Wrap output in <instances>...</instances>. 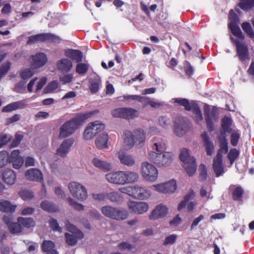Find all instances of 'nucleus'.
I'll use <instances>...</instances> for the list:
<instances>
[{
    "label": "nucleus",
    "mask_w": 254,
    "mask_h": 254,
    "mask_svg": "<svg viewBox=\"0 0 254 254\" xmlns=\"http://www.w3.org/2000/svg\"><path fill=\"white\" fill-rule=\"evenodd\" d=\"M46 33H41L29 37L27 44L31 45L37 42H46Z\"/></svg>",
    "instance_id": "40"
},
{
    "label": "nucleus",
    "mask_w": 254,
    "mask_h": 254,
    "mask_svg": "<svg viewBox=\"0 0 254 254\" xmlns=\"http://www.w3.org/2000/svg\"><path fill=\"white\" fill-rule=\"evenodd\" d=\"M49 225L53 231H58L60 233L62 232V228L59 226L56 219L52 218L49 221Z\"/></svg>",
    "instance_id": "58"
},
{
    "label": "nucleus",
    "mask_w": 254,
    "mask_h": 254,
    "mask_svg": "<svg viewBox=\"0 0 254 254\" xmlns=\"http://www.w3.org/2000/svg\"><path fill=\"white\" fill-rule=\"evenodd\" d=\"M222 157L219 155H216L213 160V168L217 177L221 175L224 172Z\"/></svg>",
    "instance_id": "26"
},
{
    "label": "nucleus",
    "mask_w": 254,
    "mask_h": 254,
    "mask_svg": "<svg viewBox=\"0 0 254 254\" xmlns=\"http://www.w3.org/2000/svg\"><path fill=\"white\" fill-rule=\"evenodd\" d=\"M141 173L144 179L148 181L154 182L158 177V170L152 164L144 162L141 164Z\"/></svg>",
    "instance_id": "9"
},
{
    "label": "nucleus",
    "mask_w": 254,
    "mask_h": 254,
    "mask_svg": "<svg viewBox=\"0 0 254 254\" xmlns=\"http://www.w3.org/2000/svg\"><path fill=\"white\" fill-rule=\"evenodd\" d=\"M68 188L72 196L80 201H83L88 197L86 188L81 184L73 182L70 183Z\"/></svg>",
    "instance_id": "8"
},
{
    "label": "nucleus",
    "mask_w": 254,
    "mask_h": 254,
    "mask_svg": "<svg viewBox=\"0 0 254 254\" xmlns=\"http://www.w3.org/2000/svg\"><path fill=\"white\" fill-rule=\"evenodd\" d=\"M57 66L62 72H67L72 68V63L70 60L63 59L57 62Z\"/></svg>",
    "instance_id": "30"
},
{
    "label": "nucleus",
    "mask_w": 254,
    "mask_h": 254,
    "mask_svg": "<svg viewBox=\"0 0 254 254\" xmlns=\"http://www.w3.org/2000/svg\"><path fill=\"white\" fill-rule=\"evenodd\" d=\"M155 190L158 192L170 193L175 191L177 189L176 182L173 180L165 183L154 185Z\"/></svg>",
    "instance_id": "13"
},
{
    "label": "nucleus",
    "mask_w": 254,
    "mask_h": 254,
    "mask_svg": "<svg viewBox=\"0 0 254 254\" xmlns=\"http://www.w3.org/2000/svg\"><path fill=\"white\" fill-rule=\"evenodd\" d=\"M118 248L122 251L125 250H132L135 248V245L131 244L127 242H123L118 245Z\"/></svg>",
    "instance_id": "59"
},
{
    "label": "nucleus",
    "mask_w": 254,
    "mask_h": 254,
    "mask_svg": "<svg viewBox=\"0 0 254 254\" xmlns=\"http://www.w3.org/2000/svg\"><path fill=\"white\" fill-rule=\"evenodd\" d=\"M112 115L114 117L129 120L137 117L138 112L131 108H119L112 111Z\"/></svg>",
    "instance_id": "11"
},
{
    "label": "nucleus",
    "mask_w": 254,
    "mask_h": 254,
    "mask_svg": "<svg viewBox=\"0 0 254 254\" xmlns=\"http://www.w3.org/2000/svg\"><path fill=\"white\" fill-rule=\"evenodd\" d=\"M239 7L244 11H247L254 7V0H239Z\"/></svg>",
    "instance_id": "42"
},
{
    "label": "nucleus",
    "mask_w": 254,
    "mask_h": 254,
    "mask_svg": "<svg viewBox=\"0 0 254 254\" xmlns=\"http://www.w3.org/2000/svg\"><path fill=\"white\" fill-rule=\"evenodd\" d=\"M94 136V133L92 132L90 126L88 125L83 133L84 138L86 140H89L92 139Z\"/></svg>",
    "instance_id": "62"
},
{
    "label": "nucleus",
    "mask_w": 254,
    "mask_h": 254,
    "mask_svg": "<svg viewBox=\"0 0 254 254\" xmlns=\"http://www.w3.org/2000/svg\"><path fill=\"white\" fill-rule=\"evenodd\" d=\"M19 195L22 199L26 200L32 198L34 195L32 191L28 190H22L19 192Z\"/></svg>",
    "instance_id": "57"
},
{
    "label": "nucleus",
    "mask_w": 254,
    "mask_h": 254,
    "mask_svg": "<svg viewBox=\"0 0 254 254\" xmlns=\"http://www.w3.org/2000/svg\"><path fill=\"white\" fill-rule=\"evenodd\" d=\"M227 135L221 134L218 137V139L219 142L220 148L218 150L217 155H219L221 156H223L222 154H226L228 152V141L226 138Z\"/></svg>",
    "instance_id": "25"
},
{
    "label": "nucleus",
    "mask_w": 254,
    "mask_h": 254,
    "mask_svg": "<svg viewBox=\"0 0 254 254\" xmlns=\"http://www.w3.org/2000/svg\"><path fill=\"white\" fill-rule=\"evenodd\" d=\"M132 193L131 196L139 199H145L150 196V190H146L138 185L132 187Z\"/></svg>",
    "instance_id": "15"
},
{
    "label": "nucleus",
    "mask_w": 254,
    "mask_h": 254,
    "mask_svg": "<svg viewBox=\"0 0 254 254\" xmlns=\"http://www.w3.org/2000/svg\"><path fill=\"white\" fill-rule=\"evenodd\" d=\"M240 138V134L237 131L234 130L230 136V142L232 146H236L237 145Z\"/></svg>",
    "instance_id": "55"
},
{
    "label": "nucleus",
    "mask_w": 254,
    "mask_h": 254,
    "mask_svg": "<svg viewBox=\"0 0 254 254\" xmlns=\"http://www.w3.org/2000/svg\"><path fill=\"white\" fill-rule=\"evenodd\" d=\"M55 247V243L52 241H44L42 245V250L44 252L54 250Z\"/></svg>",
    "instance_id": "52"
},
{
    "label": "nucleus",
    "mask_w": 254,
    "mask_h": 254,
    "mask_svg": "<svg viewBox=\"0 0 254 254\" xmlns=\"http://www.w3.org/2000/svg\"><path fill=\"white\" fill-rule=\"evenodd\" d=\"M231 40L235 43L236 47L237 56L240 61L242 62L249 60V52L247 45L244 43H241L239 40H234L233 37H231Z\"/></svg>",
    "instance_id": "12"
},
{
    "label": "nucleus",
    "mask_w": 254,
    "mask_h": 254,
    "mask_svg": "<svg viewBox=\"0 0 254 254\" xmlns=\"http://www.w3.org/2000/svg\"><path fill=\"white\" fill-rule=\"evenodd\" d=\"M127 206L130 211L137 214H142L148 209V205L144 202L130 201L127 203Z\"/></svg>",
    "instance_id": "14"
},
{
    "label": "nucleus",
    "mask_w": 254,
    "mask_h": 254,
    "mask_svg": "<svg viewBox=\"0 0 254 254\" xmlns=\"http://www.w3.org/2000/svg\"><path fill=\"white\" fill-rule=\"evenodd\" d=\"M23 138V135L22 134H15V138L11 144V147L13 148L17 146L22 140Z\"/></svg>",
    "instance_id": "64"
},
{
    "label": "nucleus",
    "mask_w": 254,
    "mask_h": 254,
    "mask_svg": "<svg viewBox=\"0 0 254 254\" xmlns=\"http://www.w3.org/2000/svg\"><path fill=\"white\" fill-rule=\"evenodd\" d=\"M123 184H131L137 181L139 178L138 174L132 171H123Z\"/></svg>",
    "instance_id": "29"
},
{
    "label": "nucleus",
    "mask_w": 254,
    "mask_h": 254,
    "mask_svg": "<svg viewBox=\"0 0 254 254\" xmlns=\"http://www.w3.org/2000/svg\"><path fill=\"white\" fill-rule=\"evenodd\" d=\"M180 159L184 163L183 167L185 169L188 175L191 177L194 175L196 170L197 165L194 157L190 156L189 150L187 148H183L180 154Z\"/></svg>",
    "instance_id": "4"
},
{
    "label": "nucleus",
    "mask_w": 254,
    "mask_h": 254,
    "mask_svg": "<svg viewBox=\"0 0 254 254\" xmlns=\"http://www.w3.org/2000/svg\"><path fill=\"white\" fill-rule=\"evenodd\" d=\"M3 181L7 184L13 185L16 180V174L11 169L5 170L2 174Z\"/></svg>",
    "instance_id": "36"
},
{
    "label": "nucleus",
    "mask_w": 254,
    "mask_h": 254,
    "mask_svg": "<svg viewBox=\"0 0 254 254\" xmlns=\"http://www.w3.org/2000/svg\"><path fill=\"white\" fill-rule=\"evenodd\" d=\"M229 19L230 21L228 23V27L231 33L234 36L243 41L245 39V36L238 26L240 19L233 9H231L229 11Z\"/></svg>",
    "instance_id": "7"
},
{
    "label": "nucleus",
    "mask_w": 254,
    "mask_h": 254,
    "mask_svg": "<svg viewBox=\"0 0 254 254\" xmlns=\"http://www.w3.org/2000/svg\"><path fill=\"white\" fill-rule=\"evenodd\" d=\"M19 150H14L10 154L9 163H12V166L14 169H19L23 164V159L19 155Z\"/></svg>",
    "instance_id": "18"
},
{
    "label": "nucleus",
    "mask_w": 254,
    "mask_h": 254,
    "mask_svg": "<svg viewBox=\"0 0 254 254\" xmlns=\"http://www.w3.org/2000/svg\"><path fill=\"white\" fill-rule=\"evenodd\" d=\"M101 79L100 77L96 75L89 80V90L92 94L96 93L100 89L101 85Z\"/></svg>",
    "instance_id": "31"
},
{
    "label": "nucleus",
    "mask_w": 254,
    "mask_h": 254,
    "mask_svg": "<svg viewBox=\"0 0 254 254\" xmlns=\"http://www.w3.org/2000/svg\"><path fill=\"white\" fill-rule=\"evenodd\" d=\"M16 207V205H12L8 201L3 200L0 202V211L12 213L15 210Z\"/></svg>",
    "instance_id": "39"
},
{
    "label": "nucleus",
    "mask_w": 254,
    "mask_h": 254,
    "mask_svg": "<svg viewBox=\"0 0 254 254\" xmlns=\"http://www.w3.org/2000/svg\"><path fill=\"white\" fill-rule=\"evenodd\" d=\"M145 139V134L144 131L141 128L135 129L134 131V135L129 130H126L124 133V143L127 149H130L133 146L134 139H135L136 142H138L137 146L139 148L142 147Z\"/></svg>",
    "instance_id": "3"
},
{
    "label": "nucleus",
    "mask_w": 254,
    "mask_h": 254,
    "mask_svg": "<svg viewBox=\"0 0 254 254\" xmlns=\"http://www.w3.org/2000/svg\"><path fill=\"white\" fill-rule=\"evenodd\" d=\"M92 163L93 165L99 169L108 171L112 169V165L111 163L106 161L101 160L97 158H94L92 160Z\"/></svg>",
    "instance_id": "34"
},
{
    "label": "nucleus",
    "mask_w": 254,
    "mask_h": 254,
    "mask_svg": "<svg viewBox=\"0 0 254 254\" xmlns=\"http://www.w3.org/2000/svg\"><path fill=\"white\" fill-rule=\"evenodd\" d=\"M191 127V124L187 118L180 117L175 121L174 132L178 136H183Z\"/></svg>",
    "instance_id": "10"
},
{
    "label": "nucleus",
    "mask_w": 254,
    "mask_h": 254,
    "mask_svg": "<svg viewBox=\"0 0 254 254\" xmlns=\"http://www.w3.org/2000/svg\"><path fill=\"white\" fill-rule=\"evenodd\" d=\"M88 126H90L92 132L94 133V136L102 131L105 128V125L99 121L90 123Z\"/></svg>",
    "instance_id": "43"
},
{
    "label": "nucleus",
    "mask_w": 254,
    "mask_h": 254,
    "mask_svg": "<svg viewBox=\"0 0 254 254\" xmlns=\"http://www.w3.org/2000/svg\"><path fill=\"white\" fill-rule=\"evenodd\" d=\"M108 134L103 132L100 134L95 140V145L99 149L108 147Z\"/></svg>",
    "instance_id": "32"
},
{
    "label": "nucleus",
    "mask_w": 254,
    "mask_h": 254,
    "mask_svg": "<svg viewBox=\"0 0 254 254\" xmlns=\"http://www.w3.org/2000/svg\"><path fill=\"white\" fill-rule=\"evenodd\" d=\"M193 194V191H191V192H190L189 193H188L187 194H186L185 196L184 199L182 200L178 205V208H177L178 211H180L182 210L183 208H185V207L186 206L187 203L190 200V198Z\"/></svg>",
    "instance_id": "50"
},
{
    "label": "nucleus",
    "mask_w": 254,
    "mask_h": 254,
    "mask_svg": "<svg viewBox=\"0 0 254 254\" xmlns=\"http://www.w3.org/2000/svg\"><path fill=\"white\" fill-rule=\"evenodd\" d=\"M65 56L76 63L82 61L83 53L78 50L67 49L65 51Z\"/></svg>",
    "instance_id": "27"
},
{
    "label": "nucleus",
    "mask_w": 254,
    "mask_h": 254,
    "mask_svg": "<svg viewBox=\"0 0 254 254\" xmlns=\"http://www.w3.org/2000/svg\"><path fill=\"white\" fill-rule=\"evenodd\" d=\"M17 222L21 224L22 227L30 228L35 225V222L32 218H25L22 217H18L17 218Z\"/></svg>",
    "instance_id": "38"
},
{
    "label": "nucleus",
    "mask_w": 254,
    "mask_h": 254,
    "mask_svg": "<svg viewBox=\"0 0 254 254\" xmlns=\"http://www.w3.org/2000/svg\"><path fill=\"white\" fill-rule=\"evenodd\" d=\"M67 202L75 210L80 211L83 210L84 209V206L80 203H77L74 201L72 198L69 197L67 199Z\"/></svg>",
    "instance_id": "51"
},
{
    "label": "nucleus",
    "mask_w": 254,
    "mask_h": 254,
    "mask_svg": "<svg viewBox=\"0 0 254 254\" xmlns=\"http://www.w3.org/2000/svg\"><path fill=\"white\" fill-rule=\"evenodd\" d=\"M175 103L184 107L187 111H192L195 116V119L198 123L203 119L201 111L198 105L194 101H191L190 102L186 98H177L173 99Z\"/></svg>",
    "instance_id": "5"
},
{
    "label": "nucleus",
    "mask_w": 254,
    "mask_h": 254,
    "mask_svg": "<svg viewBox=\"0 0 254 254\" xmlns=\"http://www.w3.org/2000/svg\"><path fill=\"white\" fill-rule=\"evenodd\" d=\"M168 213L167 207L163 205L160 204L157 206L152 211L149 216L150 219H157L165 217Z\"/></svg>",
    "instance_id": "19"
},
{
    "label": "nucleus",
    "mask_w": 254,
    "mask_h": 254,
    "mask_svg": "<svg viewBox=\"0 0 254 254\" xmlns=\"http://www.w3.org/2000/svg\"><path fill=\"white\" fill-rule=\"evenodd\" d=\"M113 203H120L123 201V197L121 194L118 192L113 191L107 193V199Z\"/></svg>",
    "instance_id": "41"
},
{
    "label": "nucleus",
    "mask_w": 254,
    "mask_h": 254,
    "mask_svg": "<svg viewBox=\"0 0 254 254\" xmlns=\"http://www.w3.org/2000/svg\"><path fill=\"white\" fill-rule=\"evenodd\" d=\"M73 142L74 139L72 138L65 139L57 149V154L62 157L65 156L69 152Z\"/></svg>",
    "instance_id": "20"
},
{
    "label": "nucleus",
    "mask_w": 254,
    "mask_h": 254,
    "mask_svg": "<svg viewBox=\"0 0 254 254\" xmlns=\"http://www.w3.org/2000/svg\"><path fill=\"white\" fill-rule=\"evenodd\" d=\"M219 114V109L217 107L213 106L211 109L207 104L204 106V116L209 132L214 130L215 126L213 121L216 122L218 120Z\"/></svg>",
    "instance_id": "6"
},
{
    "label": "nucleus",
    "mask_w": 254,
    "mask_h": 254,
    "mask_svg": "<svg viewBox=\"0 0 254 254\" xmlns=\"http://www.w3.org/2000/svg\"><path fill=\"white\" fill-rule=\"evenodd\" d=\"M184 71L186 74L190 77L193 73L194 69L190 62L187 61L185 62Z\"/></svg>",
    "instance_id": "60"
},
{
    "label": "nucleus",
    "mask_w": 254,
    "mask_h": 254,
    "mask_svg": "<svg viewBox=\"0 0 254 254\" xmlns=\"http://www.w3.org/2000/svg\"><path fill=\"white\" fill-rule=\"evenodd\" d=\"M31 64L35 68H39L44 65L48 61L47 56L43 53H39L32 56Z\"/></svg>",
    "instance_id": "17"
},
{
    "label": "nucleus",
    "mask_w": 254,
    "mask_h": 254,
    "mask_svg": "<svg viewBox=\"0 0 254 254\" xmlns=\"http://www.w3.org/2000/svg\"><path fill=\"white\" fill-rule=\"evenodd\" d=\"M119 158L121 163L125 165L132 166L135 164V160L132 156L125 152H119Z\"/></svg>",
    "instance_id": "37"
},
{
    "label": "nucleus",
    "mask_w": 254,
    "mask_h": 254,
    "mask_svg": "<svg viewBox=\"0 0 254 254\" xmlns=\"http://www.w3.org/2000/svg\"><path fill=\"white\" fill-rule=\"evenodd\" d=\"M233 120L230 117L225 116L221 119V132L220 134L227 135V133H230L232 130V125Z\"/></svg>",
    "instance_id": "21"
},
{
    "label": "nucleus",
    "mask_w": 254,
    "mask_h": 254,
    "mask_svg": "<svg viewBox=\"0 0 254 254\" xmlns=\"http://www.w3.org/2000/svg\"><path fill=\"white\" fill-rule=\"evenodd\" d=\"M112 219L120 221L126 219L128 216V213L126 209L115 207Z\"/></svg>",
    "instance_id": "33"
},
{
    "label": "nucleus",
    "mask_w": 254,
    "mask_h": 254,
    "mask_svg": "<svg viewBox=\"0 0 254 254\" xmlns=\"http://www.w3.org/2000/svg\"><path fill=\"white\" fill-rule=\"evenodd\" d=\"M34 74L33 71L30 68H26L21 72L20 76L23 79H27L31 78Z\"/></svg>",
    "instance_id": "61"
},
{
    "label": "nucleus",
    "mask_w": 254,
    "mask_h": 254,
    "mask_svg": "<svg viewBox=\"0 0 254 254\" xmlns=\"http://www.w3.org/2000/svg\"><path fill=\"white\" fill-rule=\"evenodd\" d=\"M98 112V110L78 114L75 118L64 123L60 128L59 137L65 138L73 134L85 120Z\"/></svg>",
    "instance_id": "2"
},
{
    "label": "nucleus",
    "mask_w": 254,
    "mask_h": 254,
    "mask_svg": "<svg viewBox=\"0 0 254 254\" xmlns=\"http://www.w3.org/2000/svg\"><path fill=\"white\" fill-rule=\"evenodd\" d=\"M41 208L49 213H54L59 211V207L53 202L48 200H44L41 202Z\"/></svg>",
    "instance_id": "35"
},
{
    "label": "nucleus",
    "mask_w": 254,
    "mask_h": 254,
    "mask_svg": "<svg viewBox=\"0 0 254 254\" xmlns=\"http://www.w3.org/2000/svg\"><path fill=\"white\" fill-rule=\"evenodd\" d=\"M10 156L7 151H0V168L5 167L7 163H9Z\"/></svg>",
    "instance_id": "45"
},
{
    "label": "nucleus",
    "mask_w": 254,
    "mask_h": 254,
    "mask_svg": "<svg viewBox=\"0 0 254 254\" xmlns=\"http://www.w3.org/2000/svg\"><path fill=\"white\" fill-rule=\"evenodd\" d=\"M60 81L63 84L71 82L73 79V76L71 74H67L61 76L59 78Z\"/></svg>",
    "instance_id": "63"
},
{
    "label": "nucleus",
    "mask_w": 254,
    "mask_h": 254,
    "mask_svg": "<svg viewBox=\"0 0 254 254\" xmlns=\"http://www.w3.org/2000/svg\"><path fill=\"white\" fill-rule=\"evenodd\" d=\"M241 27L247 35L251 39H254V31L251 24L248 22H244L241 24Z\"/></svg>",
    "instance_id": "44"
},
{
    "label": "nucleus",
    "mask_w": 254,
    "mask_h": 254,
    "mask_svg": "<svg viewBox=\"0 0 254 254\" xmlns=\"http://www.w3.org/2000/svg\"><path fill=\"white\" fill-rule=\"evenodd\" d=\"M201 136L203 141L204 146L205 147L206 152L207 155L210 156L214 149L212 142L210 140L206 131H203Z\"/></svg>",
    "instance_id": "28"
},
{
    "label": "nucleus",
    "mask_w": 254,
    "mask_h": 254,
    "mask_svg": "<svg viewBox=\"0 0 254 254\" xmlns=\"http://www.w3.org/2000/svg\"><path fill=\"white\" fill-rule=\"evenodd\" d=\"M88 69L89 66L87 64L80 62L76 65V72L79 74L84 75L87 73Z\"/></svg>",
    "instance_id": "48"
},
{
    "label": "nucleus",
    "mask_w": 254,
    "mask_h": 254,
    "mask_svg": "<svg viewBox=\"0 0 254 254\" xmlns=\"http://www.w3.org/2000/svg\"><path fill=\"white\" fill-rule=\"evenodd\" d=\"M199 179L201 181H204L207 177V173L205 165L201 164L199 167Z\"/></svg>",
    "instance_id": "54"
},
{
    "label": "nucleus",
    "mask_w": 254,
    "mask_h": 254,
    "mask_svg": "<svg viewBox=\"0 0 254 254\" xmlns=\"http://www.w3.org/2000/svg\"><path fill=\"white\" fill-rule=\"evenodd\" d=\"M26 106L24 100L12 102L2 108L1 111L4 113L11 112L17 109H23Z\"/></svg>",
    "instance_id": "22"
},
{
    "label": "nucleus",
    "mask_w": 254,
    "mask_h": 254,
    "mask_svg": "<svg viewBox=\"0 0 254 254\" xmlns=\"http://www.w3.org/2000/svg\"><path fill=\"white\" fill-rule=\"evenodd\" d=\"M25 177L31 181H43V175L41 171L36 168H32L27 170L25 172Z\"/></svg>",
    "instance_id": "24"
},
{
    "label": "nucleus",
    "mask_w": 254,
    "mask_h": 254,
    "mask_svg": "<svg viewBox=\"0 0 254 254\" xmlns=\"http://www.w3.org/2000/svg\"><path fill=\"white\" fill-rule=\"evenodd\" d=\"M9 232L13 234H19L22 232L23 229L21 224L17 222H12L8 226Z\"/></svg>",
    "instance_id": "46"
},
{
    "label": "nucleus",
    "mask_w": 254,
    "mask_h": 254,
    "mask_svg": "<svg viewBox=\"0 0 254 254\" xmlns=\"http://www.w3.org/2000/svg\"><path fill=\"white\" fill-rule=\"evenodd\" d=\"M239 154L240 151L236 148H232L230 150L228 154L227 157L231 165L234 163L235 160L239 157Z\"/></svg>",
    "instance_id": "49"
},
{
    "label": "nucleus",
    "mask_w": 254,
    "mask_h": 254,
    "mask_svg": "<svg viewBox=\"0 0 254 254\" xmlns=\"http://www.w3.org/2000/svg\"><path fill=\"white\" fill-rule=\"evenodd\" d=\"M46 41L55 44H59L61 41V39L56 35L50 33H46Z\"/></svg>",
    "instance_id": "53"
},
{
    "label": "nucleus",
    "mask_w": 254,
    "mask_h": 254,
    "mask_svg": "<svg viewBox=\"0 0 254 254\" xmlns=\"http://www.w3.org/2000/svg\"><path fill=\"white\" fill-rule=\"evenodd\" d=\"M115 208V207L110 205H105L102 207L101 211L105 216L112 219Z\"/></svg>",
    "instance_id": "47"
},
{
    "label": "nucleus",
    "mask_w": 254,
    "mask_h": 254,
    "mask_svg": "<svg viewBox=\"0 0 254 254\" xmlns=\"http://www.w3.org/2000/svg\"><path fill=\"white\" fill-rule=\"evenodd\" d=\"M153 148L158 153L150 151L149 159L158 167H166L171 164L173 160V154L170 152H164L166 145L164 142H154Z\"/></svg>",
    "instance_id": "1"
},
{
    "label": "nucleus",
    "mask_w": 254,
    "mask_h": 254,
    "mask_svg": "<svg viewBox=\"0 0 254 254\" xmlns=\"http://www.w3.org/2000/svg\"><path fill=\"white\" fill-rule=\"evenodd\" d=\"M72 234L65 233L64 236L66 243L69 246L75 245L78 239H82L84 237V234L81 230H77Z\"/></svg>",
    "instance_id": "16"
},
{
    "label": "nucleus",
    "mask_w": 254,
    "mask_h": 254,
    "mask_svg": "<svg viewBox=\"0 0 254 254\" xmlns=\"http://www.w3.org/2000/svg\"><path fill=\"white\" fill-rule=\"evenodd\" d=\"M244 193V190L241 187H237L233 191V198L235 200H238L242 197Z\"/></svg>",
    "instance_id": "56"
},
{
    "label": "nucleus",
    "mask_w": 254,
    "mask_h": 254,
    "mask_svg": "<svg viewBox=\"0 0 254 254\" xmlns=\"http://www.w3.org/2000/svg\"><path fill=\"white\" fill-rule=\"evenodd\" d=\"M123 177V171H118L113 173H108L106 175L107 181L113 184L124 185Z\"/></svg>",
    "instance_id": "23"
}]
</instances>
